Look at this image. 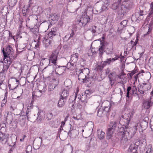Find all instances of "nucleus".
Segmentation results:
<instances>
[{"instance_id":"f3484780","label":"nucleus","mask_w":153,"mask_h":153,"mask_svg":"<svg viewBox=\"0 0 153 153\" xmlns=\"http://www.w3.org/2000/svg\"><path fill=\"white\" fill-rule=\"evenodd\" d=\"M4 116L7 123L9 124H10L13 119L12 114L7 111L4 114Z\"/></svg>"},{"instance_id":"4468645a","label":"nucleus","mask_w":153,"mask_h":153,"mask_svg":"<svg viewBox=\"0 0 153 153\" xmlns=\"http://www.w3.org/2000/svg\"><path fill=\"white\" fill-rule=\"evenodd\" d=\"M59 53L57 51H54L53 52L50 56L49 59V62H51L54 65H56V61L57 59Z\"/></svg>"},{"instance_id":"4be33fe9","label":"nucleus","mask_w":153,"mask_h":153,"mask_svg":"<svg viewBox=\"0 0 153 153\" xmlns=\"http://www.w3.org/2000/svg\"><path fill=\"white\" fill-rule=\"evenodd\" d=\"M79 55L77 53H75L71 55L70 61H71L73 63H76L78 59Z\"/></svg>"},{"instance_id":"49530a36","label":"nucleus","mask_w":153,"mask_h":153,"mask_svg":"<svg viewBox=\"0 0 153 153\" xmlns=\"http://www.w3.org/2000/svg\"><path fill=\"white\" fill-rule=\"evenodd\" d=\"M16 109V108L14 104H11L9 107V111L10 113L13 112Z\"/></svg>"},{"instance_id":"69168bd1","label":"nucleus","mask_w":153,"mask_h":153,"mask_svg":"<svg viewBox=\"0 0 153 153\" xmlns=\"http://www.w3.org/2000/svg\"><path fill=\"white\" fill-rule=\"evenodd\" d=\"M75 35V33L74 32V31L72 30L71 33L70 34V36L68 37V39H71Z\"/></svg>"},{"instance_id":"8fccbe9b","label":"nucleus","mask_w":153,"mask_h":153,"mask_svg":"<svg viewBox=\"0 0 153 153\" xmlns=\"http://www.w3.org/2000/svg\"><path fill=\"white\" fill-rule=\"evenodd\" d=\"M137 88L135 86H134L133 88H131V95H133L137 94Z\"/></svg>"},{"instance_id":"f8f14e48","label":"nucleus","mask_w":153,"mask_h":153,"mask_svg":"<svg viewBox=\"0 0 153 153\" xmlns=\"http://www.w3.org/2000/svg\"><path fill=\"white\" fill-rule=\"evenodd\" d=\"M143 10L140 8L139 12L136 13L135 14H133L131 17V19L134 20V21H140L143 19L144 15Z\"/></svg>"},{"instance_id":"338daca9","label":"nucleus","mask_w":153,"mask_h":153,"mask_svg":"<svg viewBox=\"0 0 153 153\" xmlns=\"http://www.w3.org/2000/svg\"><path fill=\"white\" fill-rule=\"evenodd\" d=\"M123 25H120V23L118 27V31L119 32L121 31L122 30H123V29L125 27H123Z\"/></svg>"},{"instance_id":"2eb2a0df","label":"nucleus","mask_w":153,"mask_h":153,"mask_svg":"<svg viewBox=\"0 0 153 153\" xmlns=\"http://www.w3.org/2000/svg\"><path fill=\"white\" fill-rule=\"evenodd\" d=\"M43 46L45 48H50L52 46L53 41V39L48 38L47 37L44 38L43 40Z\"/></svg>"},{"instance_id":"e2e57ef3","label":"nucleus","mask_w":153,"mask_h":153,"mask_svg":"<svg viewBox=\"0 0 153 153\" xmlns=\"http://www.w3.org/2000/svg\"><path fill=\"white\" fill-rule=\"evenodd\" d=\"M15 36H13L12 33L9 31V35H8L7 39L8 40H9L10 39H13L14 40H15Z\"/></svg>"},{"instance_id":"c85d7f7f","label":"nucleus","mask_w":153,"mask_h":153,"mask_svg":"<svg viewBox=\"0 0 153 153\" xmlns=\"http://www.w3.org/2000/svg\"><path fill=\"white\" fill-rule=\"evenodd\" d=\"M65 102H66V100L60 97L58 102V107L59 108L63 107L65 105Z\"/></svg>"},{"instance_id":"20e7f679","label":"nucleus","mask_w":153,"mask_h":153,"mask_svg":"<svg viewBox=\"0 0 153 153\" xmlns=\"http://www.w3.org/2000/svg\"><path fill=\"white\" fill-rule=\"evenodd\" d=\"M26 115L28 120L31 122H34L36 120L38 123H40L45 118V114L42 111L39 110L36 117L35 115L32 114L29 108H27L26 111Z\"/></svg>"},{"instance_id":"39448f33","label":"nucleus","mask_w":153,"mask_h":153,"mask_svg":"<svg viewBox=\"0 0 153 153\" xmlns=\"http://www.w3.org/2000/svg\"><path fill=\"white\" fill-rule=\"evenodd\" d=\"M133 7V2L131 0H124L118 11L119 14L123 17Z\"/></svg>"},{"instance_id":"ddd939ff","label":"nucleus","mask_w":153,"mask_h":153,"mask_svg":"<svg viewBox=\"0 0 153 153\" xmlns=\"http://www.w3.org/2000/svg\"><path fill=\"white\" fill-rule=\"evenodd\" d=\"M98 3L99 4H101L102 6L100 9V12L104 11L107 9L108 6L110 3V0H101L97 3Z\"/></svg>"},{"instance_id":"9b49d317","label":"nucleus","mask_w":153,"mask_h":153,"mask_svg":"<svg viewBox=\"0 0 153 153\" xmlns=\"http://www.w3.org/2000/svg\"><path fill=\"white\" fill-rule=\"evenodd\" d=\"M142 85L139 84L138 85V91L141 94H145V92L149 90L151 88L150 84L143 83Z\"/></svg>"},{"instance_id":"cd10ccee","label":"nucleus","mask_w":153,"mask_h":153,"mask_svg":"<svg viewBox=\"0 0 153 153\" xmlns=\"http://www.w3.org/2000/svg\"><path fill=\"white\" fill-rule=\"evenodd\" d=\"M50 16L51 19L55 22L57 21L59 17V15L55 13H52Z\"/></svg>"},{"instance_id":"6e6d98bb","label":"nucleus","mask_w":153,"mask_h":153,"mask_svg":"<svg viewBox=\"0 0 153 153\" xmlns=\"http://www.w3.org/2000/svg\"><path fill=\"white\" fill-rule=\"evenodd\" d=\"M101 62H102V65L104 67L107 64L109 65L111 63L109 59H108L106 61L103 62L102 61Z\"/></svg>"},{"instance_id":"0e129e2a","label":"nucleus","mask_w":153,"mask_h":153,"mask_svg":"<svg viewBox=\"0 0 153 153\" xmlns=\"http://www.w3.org/2000/svg\"><path fill=\"white\" fill-rule=\"evenodd\" d=\"M97 28V26L95 25L92 26L91 30V32L92 33L94 34L96 33Z\"/></svg>"},{"instance_id":"393cba45","label":"nucleus","mask_w":153,"mask_h":153,"mask_svg":"<svg viewBox=\"0 0 153 153\" xmlns=\"http://www.w3.org/2000/svg\"><path fill=\"white\" fill-rule=\"evenodd\" d=\"M68 95V91L66 90H64L61 93L60 97L64 99L65 100H66L67 99V97Z\"/></svg>"},{"instance_id":"7c9ffc66","label":"nucleus","mask_w":153,"mask_h":153,"mask_svg":"<svg viewBox=\"0 0 153 153\" xmlns=\"http://www.w3.org/2000/svg\"><path fill=\"white\" fill-rule=\"evenodd\" d=\"M56 31L51 30L47 35L46 37L48 38H51V39H53V38L56 35Z\"/></svg>"},{"instance_id":"4c0bfd02","label":"nucleus","mask_w":153,"mask_h":153,"mask_svg":"<svg viewBox=\"0 0 153 153\" xmlns=\"http://www.w3.org/2000/svg\"><path fill=\"white\" fill-rule=\"evenodd\" d=\"M131 87L130 86H128L127 89V93L126 97H127L129 98L130 97L129 95H131Z\"/></svg>"},{"instance_id":"f257e3e1","label":"nucleus","mask_w":153,"mask_h":153,"mask_svg":"<svg viewBox=\"0 0 153 153\" xmlns=\"http://www.w3.org/2000/svg\"><path fill=\"white\" fill-rule=\"evenodd\" d=\"M133 116V114L129 113L122 115L120 118V121H123L124 123H122V125L121 124L118 125V131L119 132L123 133L122 140L125 141L130 139L134 135H133V131L131 130L132 129L129 128L128 127V125Z\"/></svg>"},{"instance_id":"a878e982","label":"nucleus","mask_w":153,"mask_h":153,"mask_svg":"<svg viewBox=\"0 0 153 153\" xmlns=\"http://www.w3.org/2000/svg\"><path fill=\"white\" fill-rule=\"evenodd\" d=\"M70 128L69 131L68 132V135L71 137L74 135V134L77 132V131L75 129H74V127L70 124Z\"/></svg>"},{"instance_id":"79ce46f5","label":"nucleus","mask_w":153,"mask_h":153,"mask_svg":"<svg viewBox=\"0 0 153 153\" xmlns=\"http://www.w3.org/2000/svg\"><path fill=\"white\" fill-rule=\"evenodd\" d=\"M113 49L112 48H107L105 52L107 55H111L113 53Z\"/></svg>"},{"instance_id":"de8ad7c7","label":"nucleus","mask_w":153,"mask_h":153,"mask_svg":"<svg viewBox=\"0 0 153 153\" xmlns=\"http://www.w3.org/2000/svg\"><path fill=\"white\" fill-rule=\"evenodd\" d=\"M64 85L67 87L69 88L71 86V82L70 80H66L64 82Z\"/></svg>"},{"instance_id":"473e14b6","label":"nucleus","mask_w":153,"mask_h":153,"mask_svg":"<svg viewBox=\"0 0 153 153\" xmlns=\"http://www.w3.org/2000/svg\"><path fill=\"white\" fill-rule=\"evenodd\" d=\"M149 16L153 17V2H152L150 4V8L148 14Z\"/></svg>"},{"instance_id":"0eeeda50","label":"nucleus","mask_w":153,"mask_h":153,"mask_svg":"<svg viewBox=\"0 0 153 153\" xmlns=\"http://www.w3.org/2000/svg\"><path fill=\"white\" fill-rule=\"evenodd\" d=\"M148 125V123L146 120H143L140 123L138 122L135 123L134 126L131 130L133 131L132 134L133 135H134L137 131L138 128L139 131L140 132V129L141 128V130H144L147 128Z\"/></svg>"},{"instance_id":"5fc2aeb1","label":"nucleus","mask_w":153,"mask_h":153,"mask_svg":"<svg viewBox=\"0 0 153 153\" xmlns=\"http://www.w3.org/2000/svg\"><path fill=\"white\" fill-rule=\"evenodd\" d=\"M81 131L82 132V134L83 137L85 138H87L90 136L91 134L90 133L88 134L87 135H86L85 134V132H84L83 133L84 131V130L83 129H82Z\"/></svg>"},{"instance_id":"412c9836","label":"nucleus","mask_w":153,"mask_h":153,"mask_svg":"<svg viewBox=\"0 0 153 153\" xmlns=\"http://www.w3.org/2000/svg\"><path fill=\"white\" fill-rule=\"evenodd\" d=\"M153 103L149 100L148 101H145L143 104V106L145 109H148L152 105Z\"/></svg>"},{"instance_id":"c756f323","label":"nucleus","mask_w":153,"mask_h":153,"mask_svg":"<svg viewBox=\"0 0 153 153\" xmlns=\"http://www.w3.org/2000/svg\"><path fill=\"white\" fill-rule=\"evenodd\" d=\"M97 115L99 117H104L105 118V116L106 115L104 112L103 108H100L99 109L97 112Z\"/></svg>"},{"instance_id":"774afa93","label":"nucleus","mask_w":153,"mask_h":153,"mask_svg":"<svg viewBox=\"0 0 153 153\" xmlns=\"http://www.w3.org/2000/svg\"><path fill=\"white\" fill-rule=\"evenodd\" d=\"M28 10V8L26 9V10H22V13L23 16H26L27 15V12Z\"/></svg>"},{"instance_id":"37998d69","label":"nucleus","mask_w":153,"mask_h":153,"mask_svg":"<svg viewBox=\"0 0 153 153\" xmlns=\"http://www.w3.org/2000/svg\"><path fill=\"white\" fill-rule=\"evenodd\" d=\"M51 8L48 7L45 9L43 12L45 13L47 15H50V13H51Z\"/></svg>"},{"instance_id":"1a4fd4ad","label":"nucleus","mask_w":153,"mask_h":153,"mask_svg":"<svg viewBox=\"0 0 153 153\" xmlns=\"http://www.w3.org/2000/svg\"><path fill=\"white\" fill-rule=\"evenodd\" d=\"M9 135L7 134H5L1 131H0V142L3 144H5L7 143L8 145L10 146H13L15 144V142L11 143L10 141L8 142Z\"/></svg>"},{"instance_id":"603ef678","label":"nucleus","mask_w":153,"mask_h":153,"mask_svg":"<svg viewBox=\"0 0 153 153\" xmlns=\"http://www.w3.org/2000/svg\"><path fill=\"white\" fill-rule=\"evenodd\" d=\"M128 44H130V48H135V49L136 48V47L135 46L136 45H137L135 43H134V41L132 40H131L130 42L128 43Z\"/></svg>"},{"instance_id":"b1692460","label":"nucleus","mask_w":153,"mask_h":153,"mask_svg":"<svg viewBox=\"0 0 153 153\" xmlns=\"http://www.w3.org/2000/svg\"><path fill=\"white\" fill-rule=\"evenodd\" d=\"M97 134L99 139L101 140L103 139L105 137V133L100 129H98L97 131Z\"/></svg>"},{"instance_id":"c03bdc74","label":"nucleus","mask_w":153,"mask_h":153,"mask_svg":"<svg viewBox=\"0 0 153 153\" xmlns=\"http://www.w3.org/2000/svg\"><path fill=\"white\" fill-rule=\"evenodd\" d=\"M29 28L30 29V30L33 32V33L36 34V33L38 32L39 31L38 28H34L32 27H29Z\"/></svg>"},{"instance_id":"aec40b11","label":"nucleus","mask_w":153,"mask_h":153,"mask_svg":"<svg viewBox=\"0 0 153 153\" xmlns=\"http://www.w3.org/2000/svg\"><path fill=\"white\" fill-rule=\"evenodd\" d=\"M117 125H118V122L116 121L111 122L108 125L109 128L108 129H110L114 131Z\"/></svg>"},{"instance_id":"423d86ee","label":"nucleus","mask_w":153,"mask_h":153,"mask_svg":"<svg viewBox=\"0 0 153 153\" xmlns=\"http://www.w3.org/2000/svg\"><path fill=\"white\" fill-rule=\"evenodd\" d=\"M80 71L78 75V79L80 81H82L83 83H86L89 80V74L90 71L88 68H84L79 70Z\"/></svg>"},{"instance_id":"4d7b16f0","label":"nucleus","mask_w":153,"mask_h":153,"mask_svg":"<svg viewBox=\"0 0 153 153\" xmlns=\"http://www.w3.org/2000/svg\"><path fill=\"white\" fill-rule=\"evenodd\" d=\"M84 105V103H82V104L81 102L80 103H79L77 104L76 107L79 109H81L83 107H84L85 106V105Z\"/></svg>"},{"instance_id":"72a5a7b5","label":"nucleus","mask_w":153,"mask_h":153,"mask_svg":"<svg viewBox=\"0 0 153 153\" xmlns=\"http://www.w3.org/2000/svg\"><path fill=\"white\" fill-rule=\"evenodd\" d=\"M104 67V66L102 65V62H101L99 64L98 63L96 67L95 68V70L96 71H101L102 70Z\"/></svg>"},{"instance_id":"bb28decb","label":"nucleus","mask_w":153,"mask_h":153,"mask_svg":"<svg viewBox=\"0 0 153 153\" xmlns=\"http://www.w3.org/2000/svg\"><path fill=\"white\" fill-rule=\"evenodd\" d=\"M114 131L112 130H111L110 129H108L106 134H107V139L108 140L111 138L113 137Z\"/></svg>"},{"instance_id":"f704fd0d","label":"nucleus","mask_w":153,"mask_h":153,"mask_svg":"<svg viewBox=\"0 0 153 153\" xmlns=\"http://www.w3.org/2000/svg\"><path fill=\"white\" fill-rule=\"evenodd\" d=\"M104 48L102 47H99L98 51L99 52V56L101 59L102 58V55L104 52H105Z\"/></svg>"},{"instance_id":"58836bf2","label":"nucleus","mask_w":153,"mask_h":153,"mask_svg":"<svg viewBox=\"0 0 153 153\" xmlns=\"http://www.w3.org/2000/svg\"><path fill=\"white\" fill-rule=\"evenodd\" d=\"M128 31L129 32V35L131 36L132 34L135 32V28L132 26H131L129 27Z\"/></svg>"},{"instance_id":"09e8293b","label":"nucleus","mask_w":153,"mask_h":153,"mask_svg":"<svg viewBox=\"0 0 153 153\" xmlns=\"http://www.w3.org/2000/svg\"><path fill=\"white\" fill-rule=\"evenodd\" d=\"M118 4L117 2H115L112 4L111 8L114 10H116L118 7Z\"/></svg>"},{"instance_id":"7ed1b4c3","label":"nucleus","mask_w":153,"mask_h":153,"mask_svg":"<svg viewBox=\"0 0 153 153\" xmlns=\"http://www.w3.org/2000/svg\"><path fill=\"white\" fill-rule=\"evenodd\" d=\"M55 66V72L56 75L57 77L56 79H53L52 80L51 82L54 83L52 84L49 86V88L51 90L53 89L58 84L59 78L61 74L64 72V71L65 69V66H61L56 65V64Z\"/></svg>"},{"instance_id":"5701e85b","label":"nucleus","mask_w":153,"mask_h":153,"mask_svg":"<svg viewBox=\"0 0 153 153\" xmlns=\"http://www.w3.org/2000/svg\"><path fill=\"white\" fill-rule=\"evenodd\" d=\"M137 146L134 144L130 146L128 149V151L131 152L132 153H137Z\"/></svg>"},{"instance_id":"f03ea898","label":"nucleus","mask_w":153,"mask_h":153,"mask_svg":"<svg viewBox=\"0 0 153 153\" xmlns=\"http://www.w3.org/2000/svg\"><path fill=\"white\" fill-rule=\"evenodd\" d=\"M3 53L4 57V62L8 65H10L16 57L15 55L13 56V52L12 47L10 45H7L5 50L3 48Z\"/></svg>"},{"instance_id":"2f4dec72","label":"nucleus","mask_w":153,"mask_h":153,"mask_svg":"<svg viewBox=\"0 0 153 153\" xmlns=\"http://www.w3.org/2000/svg\"><path fill=\"white\" fill-rule=\"evenodd\" d=\"M96 52L94 48H93L91 47L90 49H89L87 53V54L89 56H92L95 54Z\"/></svg>"},{"instance_id":"864d4df0","label":"nucleus","mask_w":153,"mask_h":153,"mask_svg":"<svg viewBox=\"0 0 153 153\" xmlns=\"http://www.w3.org/2000/svg\"><path fill=\"white\" fill-rule=\"evenodd\" d=\"M39 40H40V38L39 37L38 38V39L37 41H36V40H34V42H36V43L35 44V47L36 48H38L39 47V45L40 44V42L39 41Z\"/></svg>"},{"instance_id":"680f3d73","label":"nucleus","mask_w":153,"mask_h":153,"mask_svg":"<svg viewBox=\"0 0 153 153\" xmlns=\"http://www.w3.org/2000/svg\"><path fill=\"white\" fill-rule=\"evenodd\" d=\"M128 21L125 20H123L120 23V25H123V27H126L127 23Z\"/></svg>"},{"instance_id":"a18cd8bd","label":"nucleus","mask_w":153,"mask_h":153,"mask_svg":"<svg viewBox=\"0 0 153 153\" xmlns=\"http://www.w3.org/2000/svg\"><path fill=\"white\" fill-rule=\"evenodd\" d=\"M53 117V115L52 113L49 112L47 113L46 118L48 120H51Z\"/></svg>"},{"instance_id":"3c124183","label":"nucleus","mask_w":153,"mask_h":153,"mask_svg":"<svg viewBox=\"0 0 153 153\" xmlns=\"http://www.w3.org/2000/svg\"><path fill=\"white\" fill-rule=\"evenodd\" d=\"M32 148L31 146H27L25 150L26 153H32Z\"/></svg>"},{"instance_id":"13d9d810","label":"nucleus","mask_w":153,"mask_h":153,"mask_svg":"<svg viewBox=\"0 0 153 153\" xmlns=\"http://www.w3.org/2000/svg\"><path fill=\"white\" fill-rule=\"evenodd\" d=\"M25 115H21L19 117V120L20 122H24V118H25Z\"/></svg>"},{"instance_id":"a19ab883","label":"nucleus","mask_w":153,"mask_h":153,"mask_svg":"<svg viewBox=\"0 0 153 153\" xmlns=\"http://www.w3.org/2000/svg\"><path fill=\"white\" fill-rule=\"evenodd\" d=\"M9 33V30H5L4 31L2 35V37L4 39H5L6 38L7 39L8 35Z\"/></svg>"},{"instance_id":"9d476101","label":"nucleus","mask_w":153,"mask_h":153,"mask_svg":"<svg viewBox=\"0 0 153 153\" xmlns=\"http://www.w3.org/2000/svg\"><path fill=\"white\" fill-rule=\"evenodd\" d=\"M8 86L10 90H14L18 87L19 84V80L15 78H11L8 82Z\"/></svg>"},{"instance_id":"bf43d9fd","label":"nucleus","mask_w":153,"mask_h":153,"mask_svg":"<svg viewBox=\"0 0 153 153\" xmlns=\"http://www.w3.org/2000/svg\"><path fill=\"white\" fill-rule=\"evenodd\" d=\"M91 94V92L90 90H87L85 91V92L84 95L87 97H88V96H90Z\"/></svg>"},{"instance_id":"dca6fc26","label":"nucleus","mask_w":153,"mask_h":153,"mask_svg":"<svg viewBox=\"0 0 153 153\" xmlns=\"http://www.w3.org/2000/svg\"><path fill=\"white\" fill-rule=\"evenodd\" d=\"M10 65H4L2 71L0 72V79L4 81L6 77V73L7 72L10 66Z\"/></svg>"},{"instance_id":"c9c22d12","label":"nucleus","mask_w":153,"mask_h":153,"mask_svg":"<svg viewBox=\"0 0 153 153\" xmlns=\"http://www.w3.org/2000/svg\"><path fill=\"white\" fill-rule=\"evenodd\" d=\"M17 0H8V4L10 6L13 7L16 3Z\"/></svg>"},{"instance_id":"a211bd4d","label":"nucleus","mask_w":153,"mask_h":153,"mask_svg":"<svg viewBox=\"0 0 153 153\" xmlns=\"http://www.w3.org/2000/svg\"><path fill=\"white\" fill-rule=\"evenodd\" d=\"M109 105L108 106H104V112L105 114V119H107L109 115L110 112L111 111L110 108L111 105L109 102H108Z\"/></svg>"},{"instance_id":"ea45409f","label":"nucleus","mask_w":153,"mask_h":153,"mask_svg":"<svg viewBox=\"0 0 153 153\" xmlns=\"http://www.w3.org/2000/svg\"><path fill=\"white\" fill-rule=\"evenodd\" d=\"M77 97V95H72L71 96L70 98L69 99V103H73L75 101Z\"/></svg>"},{"instance_id":"6ab92c4d","label":"nucleus","mask_w":153,"mask_h":153,"mask_svg":"<svg viewBox=\"0 0 153 153\" xmlns=\"http://www.w3.org/2000/svg\"><path fill=\"white\" fill-rule=\"evenodd\" d=\"M77 97H78V98L79 99V100H81V102L82 104V103H84V105H85L86 104L87 102V97L85 95H82V96L81 95H77Z\"/></svg>"},{"instance_id":"052dcab7","label":"nucleus","mask_w":153,"mask_h":153,"mask_svg":"<svg viewBox=\"0 0 153 153\" xmlns=\"http://www.w3.org/2000/svg\"><path fill=\"white\" fill-rule=\"evenodd\" d=\"M152 147L149 145L148 146L147 148V150L146 151L145 153H152V151L151 149Z\"/></svg>"},{"instance_id":"e433bc0d","label":"nucleus","mask_w":153,"mask_h":153,"mask_svg":"<svg viewBox=\"0 0 153 153\" xmlns=\"http://www.w3.org/2000/svg\"><path fill=\"white\" fill-rule=\"evenodd\" d=\"M116 75L114 73H111L108 75L109 79H111L114 81L116 80Z\"/></svg>"},{"instance_id":"6e6552de","label":"nucleus","mask_w":153,"mask_h":153,"mask_svg":"<svg viewBox=\"0 0 153 153\" xmlns=\"http://www.w3.org/2000/svg\"><path fill=\"white\" fill-rule=\"evenodd\" d=\"M87 9H85L84 12H82V14L79 20L77 22V23L80 25H82V26H85L87 23L91 22L92 20L91 19L89 16L87 15Z\"/></svg>"}]
</instances>
